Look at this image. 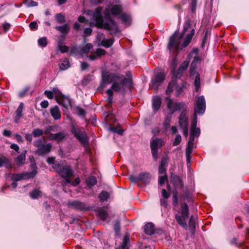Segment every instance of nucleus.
<instances>
[{"instance_id":"f257e3e1","label":"nucleus","mask_w":249,"mask_h":249,"mask_svg":"<svg viewBox=\"0 0 249 249\" xmlns=\"http://www.w3.org/2000/svg\"><path fill=\"white\" fill-rule=\"evenodd\" d=\"M103 8L98 7L95 9V11L87 10L85 12V14L88 16L92 17L94 22H90L89 25L90 26L95 25L99 28H103L109 32L110 34H114L119 31L118 27L116 23L108 17L111 14L113 16L120 15L122 12V7L120 4L113 5L109 9L107 8L105 12V17L107 20L104 21L102 13Z\"/></svg>"},{"instance_id":"f03ea898","label":"nucleus","mask_w":249,"mask_h":249,"mask_svg":"<svg viewBox=\"0 0 249 249\" xmlns=\"http://www.w3.org/2000/svg\"><path fill=\"white\" fill-rule=\"evenodd\" d=\"M195 34V30L191 25L190 20L185 21L183 30L180 35L176 32L170 38L168 48L171 51H178L186 47L190 42Z\"/></svg>"},{"instance_id":"7ed1b4c3","label":"nucleus","mask_w":249,"mask_h":249,"mask_svg":"<svg viewBox=\"0 0 249 249\" xmlns=\"http://www.w3.org/2000/svg\"><path fill=\"white\" fill-rule=\"evenodd\" d=\"M123 78H121V80H116V82L112 84L111 88L107 90V93L108 96L107 101L110 104H111L113 102V91L124 94L126 85L131 84V81L130 79L125 78L124 75Z\"/></svg>"},{"instance_id":"20e7f679","label":"nucleus","mask_w":249,"mask_h":249,"mask_svg":"<svg viewBox=\"0 0 249 249\" xmlns=\"http://www.w3.org/2000/svg\"><path fill=\"white\" fill-rule=\"evenodd\" d=\"M206 109V102L203 96L197 98L194 106V114L191 126H196L197 122V114H203Z\"/></svg>"},{"instance_id":"39448f33","label":"nucleus","mask_w":249,"mask_h":249,"mask_svg":"<svg viewBox=\"0 0 249 249\" xmlns=\"http://www.w3.org/2000/svg\"><path fill=\"white\" fill-rule=\"evenodd\" d=\"M123 78V75L112 73L108 71H104L102 72V81L100 85V88L104 89L107 84L111 83H114L116 80H121Z\"/></svg>"},{"instance_id":"423d86ee","label":"nucleus","mask_w":249,"mask_h":249,"mask_svg":"<svg viewBox=\"0 0 249 249\" xmlns=\"http://www.w3.org/2000/svg\"><path fill=\"white\" fill-rule=\"evenodd\" d=\"M189 217V208L187 204L182 205L180 210V214H177L175 215L176 219L178 223L184 229L187 230L188 226L186 220Z\"/></svg>"},{"instance_id":"0eeeda50","label":"nucleus","mask_w":249,"mask_h":249,"mask_svg":"<svg viewBox=\"0 0 249 249\" xmlns=\"http://www.w3.org/2000/svg\"><path fill=\"white\" fill-rule=\"evenodd\" d=\"M73 172L70 166H63V178L65 179V184H71L72 186H76L80 183L79 178L74 180L72 179Z\"/></svg>"},{"instance_id":"6e6552de","label":"nucleus","mask_w":249,"mask_h":249,"mask_svg":"<svg viewBox=\"0 0 249 249\" xmlns=\"http://www.w3.org/2000/svg\"><path fill=\"white\" fill-rule=\"evenodd\" d=\"M33 171L30 172H24L20 174H15L12 175V179L17 181L22 179H27L34 177L37 174L36 166L35 164L31 165Z\"/></svg>"},{"instance_id":"1a4fd4ad","label":"nucleus","mask_w":249,"mask_h":249,"mask_svg":"<svg viewBox=\"0 0 249 249\" xmlns=\"http://www.w3.org/2000/svg\"><path fill=\"white\" fill-rule=\"evenodd\" d=\"M167 101V107L171 114H173L175 111L180 110H185L187 107L185 103L183 102H175L169 97H166Z\"/></svg>"},{"instance_id":"9d476101","label":"nucleus","mask_w":249,"mask_h":249,"mask_svg":"<svg viewBox=\"0 0 249 249\" xmlns=\"http://www.w3.org/2000/svg\"><path fill=\"white\" fill-rule=\"evenodd\" d=\"M189 60H185L180 65L179 68L178 69L177 71H175V65L177 64V61L175 59H174L172 62V73L173 75V78L174 79H175V78H180L182 75L183 72L187 69V68L188 67L189 65Z\"/></svg>"},{"instance_id":"9b49d317","label":"nucleus","mask_w":249,"mask_h":249,"mask_svg":"<svg viewBox=\"0 0 249 249\" xmlns=\"http://www.w3.org/2000/svg\"><path fill=\"white\" fill-rule=\"evenodd\" d=\"M72 133L77 139L83 144H87L88 142V139L86 132L81 131L78 128L72 125L71 129Z\"/></svg>"},{"instance_id":"f8f14e48","label":"nucleus","mask_w":249,"mask_h":249,"mask_svg":"<svg viewBox=\"0 0 249 249\" xmlns=\"http://www.w3.org/2000/svg\"><path fill=\"white\" fill-rule=\"evenodd\" d=\"M184 88V86L183 84L180 85H178L176 79H173L169 83L167 89L166 90L167 94H170L174 89L176 90V95L178 96Z\"/></svg>"},{"instance_id":"ddd939ff","label":"nucleus","mask_w":249,"mask_h":249,"mask_svg":"<svg viewBox=\"0 0 249 249\" xmlns=\"http://www.w3.org/2000/svg\"><path fill=\"white\" fill-rule=\"evenodd\" d=\"M92 48L93 46L90 43L86 44L82 47H72L71 49V53L77 54L80 55H82L84 54H87L89 53Z\"/></svg>"},{"instance_id":"4468645a","label":"nucleus","mask_w":249,"mask_h":249,"mask_svg":"<svg viewBox=\"0 0 249 249\" xmlns=\"http://www.w3.org/2000/svg\"><path fill=\"white\" fill-rule=\"evenodd\" d=\"M165 77V74L163 72H160L156 73L152 78L151 82L152 87L155 90H157L161 84Z\"/></svg>"},{"instance_id":"2eb2a0df","label":"nucleus","mask_w":249,"mask_h":249,"mask_svg":"<svg viewBox=\"0 0 249 249\" xmlns=\"http://www.w3.org/2000/svg\"><path fill=\"white\" fill-rule=\"evenodd\" d=\"M162 145V140L160 139H152L151 141L150 147L153 157L155 160L158 156V149Z\"/></svg>"},{"instance_id":"dca6fc26","label":"nucleus","mask_w":249,"mask_h":249,"mask_svg":"<svg viewBox=\"0 0 249 249\" xmlns=\"http://www.w3.org/2000/svg\"><path fill=\"white\" fill-rule=\"evenodd\" d=\"M178 124L180 128L188 126V117L187 115L186 109L182 110L178 118Z\"/></svg>"},{"instance_id":"f3484780","label":"nucleus","mask_w":249,"mask_h":249,"mask_svg":"<svg viewBox=\"0 0 249 249\" xmlns=\"http://www.w3.org/2000/svg\"><path fill=\"white\" fill-rule=\"evenodd\" d=\"M68 205L69 207L79 211H86L88 209L87 205L84 203L78 201L69 202Z\"/></svg>"},{"instance_id":"a211bd4d","label":"nucleus","mask_w":249,"mask_h":249,"mask_svg":"<svg viewBox=\"0 0 249 249\" xmlns=\"http://www.w3.org/2000/svg\"><path fill=\"white\" fill-rule=\"evenodd\" d=\"M195 140L189 138L187 143V146L186 149V160L188 162H189L191 160V154L192 153L194 148V142Z\"/></svg>"},{"instance_id":"6ab92c4d","label":"nucleus","mask_w":249,"mask_h":249,"mask_svg":"<svg viewBox=\"0 0 249 249\" xmlns=\"http://www.w3.org/2000/svg\"><path fill=\"white\" fill-rule=\"evenodd\" d=\"M52 145L50 143L47 144H43L40 148H38L36 151V153L38 155H43L47 154L51 151Z\"/></svg>"},{"instance_id":"aec40b11","label":"nucleus","mask_w":249,"mask_h":249,"mask_svg":"<svg viewBox=\"0 0 249 249\" xmlns=\"http://www.w3.org/2000/svg\"><path fill=\"white\" fill-rule=\"evenodd\" d=\"M161 101L159 96H155L153 98L152 108L154 113H156L160 109L161 106Z\"/></svg>"},{"instance_id":"412c9836","label":"nucleus","mask_w":249,"mask_h":249,"mask_svg":"<svg viewBox=\"0 0 249 249\" xmlns=\"http://www.w3.org/2000/svg\"><path fill=\"white\" fill-rule=\"evenodd\" d=\"M200 134V129L196 126H191L189 138L195 140V137H198Z\"/></svg>"},{"instance_id":"4be33fe9","label":"nucleus","mask_w":249,"mask_h":249,"mask_svg":"<svg viewBox=\"0 0 249 249\" xmlns=\"http://www.w3.org/2000/svg\"><path fill=\"white\" fill-rule=\"evenodd\" d=\"M140 181H142L146 184H148L151 180V176L148 172H143L139 174Z\"/></svg>"},{"instance_id":"5701e85b","label":"nucleus","mask_w":249,"mask_h":249,"mask_svg":"<svg viewBox=\"0 0 249 249\" xmlns=\"http://www.w3.org/2000/svg\"><path fill=\"white\" fill-rule=\"evenodd\" d=\"M27 151L24 150L23 152L18 156L15 159V162L18 166H20L24 163Z\"/></svg>"},{"instance_id":"b1692460","label":"nucleus","mask_w":249,"mask_h":249,"mask_svg":"<svg viewBox=\"0 0 249 249\" xmlns=\"http://www.w3.org/2000/svg\"><path fill=\"white\" fill-rule=\"evenodd\" d=\"M199 60H200L199 58L197 56H196L194 58L193 60L192 61V62L191 63L190 69L191 76H193V75H194L195 74V71L196 69V65L198 63V62H199Z\"/></svg>"},{"instance_id":"393cba45","label":"nucleus","mask_w":249,"mask_h":249,"mask_svg":"<svg viewBox=\"0 0 249 249\" xmlns=\"http://www.w3.org/2000/svg\"><path fill=\"white\" fill-rule=\"evenodd\" d=\"M172 179L174 185L176 189L182 188L183 187V183L178 176H173L172 177Z\"/></svg>"},{"instance_id":"a878e982","label":"nucleus","mask_w":249,"mask_h":249,"mask_svg":"<svg viewBox=\"0 0 249 249\" xmlns=\"http://www.w3.org/2000/svg\"><path fill=\"white\" fill-rule=\"evenodd\" d=\"M4 166L8 169L12 167V164L10 161L6 157L3 156L0 157V167Z\"/></svg>"},{"instance_id":"bb28decb","label":"nucleus","mask_w":249,"mask_h":249,"mask_svg":"<svg viewBox=\"0 0 249 249\" xmlns=\"http://www.w3.org/2000/svg\"><path fill=\"white\" fill-rule=\"evenodd\" d=\"M23 103H21L16 111V116L15 117L14 120L17 123H18V120L22 115V112L23 111Z\"/></svg>"},{"instance_id":"cd10ccee","label":"nucleus","mask_w":249,"mask_h":249,"mask_svg":"<svg viewBox=\"0 0 249 249\" xmlns=\"http://www.w3.org/2000/svg\"><path fill=\"white\" fill-rule=\"evenodd\" d=\"M51 114L55 120L59 119L61 117L60 112L58 107L56 106L51 109Z\"/></svg>"},{"instance_id":"c85d7f7f","label":"nucleus","mask_w":249,"mask_h":249,"mask_svg":"<svg viewBox=\"0 0 249 249\" xmlns=\"http://www.w3.org/2000/svg\"><path fill=\"white\" fill-rule=\"evenodd\" d=\"M53 95L55 97L56 102L58 104H61L62 100V94L61 92L57 88H53Z\"/></svg>"},{"instance_id":"c756f323","label":"nucleus","mask_w":249,"mask_h":249,"mask_svg":"<svg viewBox=\"0 0 249 249\" xmlns=\"http://www.w3.org/2000/svg\"><path fill=\"white\" fill-rule=\"evenodd\" d=\"M145 233L149 235L153 234L154 232V226L151 223H148L144 226Z\"/></svg>"},{"instance_id":"7c9ffc66","label":"nucleus","mask_w":249,"mask_h":249,"mask_svg":"<svg viewBox=\"0 0 249 249\" xmlns=\"http://www.w3.org/2000/svg\"><path fill=\"white\" fill-rule=\"evenodd\" d=\"M120 15V18L126 26H129L131 22L130 15L125 14H121Z\"/></svg>"},{"instance_id":"2f4dec72","label":"nucleus","mask_w":249,"mask_h":249,"mask_svg":"<svg viewBox=\"0 0 249 249\" xmlns=\"http://www.w3.org/2000/svg\"><path fill=\"white\" fill-rule=\"evenodd\" d=\"M98 216L102 221H107L108 214L104 208H100L98 210Z\"/></svg>"},{"instance_id":"473e14b6","label":"nucleus","mask_w":249,"mask_h":249,"mask_svg":"<svg viewBox=\"0 0 249 249\" xmlns=\"http://www.w3.org/2000/svg\"><path fill=\"white\" fill-rule=\"evenodd\" d=\"M129 242V237L125 234L123 238V244L116 249H128V244Z\"/></svg>"},{"instance_id":"72a5a7b5","label":"nucleus","mask_w":249,"mask_h":249,"mask_svg":"<svg viewBox=\"0 0 249 249\" xmlns=\"http://www.w3.org/2000/svg\"><path fill=\"white\" fill-rule=\"evenodd\" d=\"M189 227L192 234H194L196 229V219L193 215L190 218Z\"/></svg>"},{"instance_id":"f704fd0d","label":"nucleus","mask_w":249,"mask_h":249,"mask_svg":"<svg viewBox=\"0 0 249 249\" xmlns=\"http://www.w3.org/2000/svg\"><path fill=\"white\" fill-rule=\"evenodd\" d=\"M49 139L60 142L62 140V133L59 132L57 134H51L49 136Z\"/></svg>"},{"instance_id":"c9c22d12","label":"nucleus","mask_w":249,"mask_h":249,"mask_svg":"<svg viewBox=\"0 0 249 249\" xmlns=\"http://www.w3.org/2000/svg\"><path fill=\"white\" fill-rule=\"evenodd\" d=\"M53 168L61 177H62V166L61 163L55 162Z\"/></svg>"},{"instance_id":"e433bc0d","label":"nucleus","mask_w":249,"mask_h":249,"mask_svg":"<svg viewBox=\"0 0 249 249\" xmlns=\"http://www.w3.org/2000/svg\"><path fill=\"white\" fill-rule=\"evenodd\" d=\"M71 106V100L69 97L63 95V107L68 108Z\"/></svg>"},{"instance_id":"4c0bfd02","label":"nucleus","mask_w":249,"mask_h":249,"mask_svg":"<svg viewBox=\"0 0 249 249\" xmlns=\"http://www.w3.org/2000/svg\"><path fill=\"white\" fill-rule=\"evenodd\" d=\"M86 183L89 186H93L95 185L97 183L96 178L95 177H90L87 178Z\"/></svg>"},{"instance_id":"58836bf2","label":"nucleus","mask_w":249,"mask_h":249,"mask_svg":"<svg viewBox=\"0 0 249 249\" xmlns=\"http://www.w3.org/2000/svg\"><path fill=\"white\" fill-rule=\"evenodd\" d=\"M200 85V75L198 73H197L195 76V81H194V86L195 87V89L196 91H198Z\"/></svg>"},{"instance_id":"ea45409f","label":"nucleus","mask_w":249,"mask_h":249,"mask_svg":"<svg viewBox=\"0 0 249 249\" xmlns=\"http://www.w3.org/2000/svg\"><path fill=\"white\" fill-rule=\"evenodd\" d=\"M113 43V40L111 39H104L101 41V45L106 47L109 48Z\"/></svg>"},{"instance_id":"a19ab883","label":"nucleus","mask_w":249,"mask_h":249,"mask_svg":"<svg viewBox=\"0 0 249 249\" xmlns=\"http://www.w3.org/2000/svg\"><path fill=\"white\" fill-rule=\"evenodd\" d=\"M109 196L108 193L106 191H103L100 193L99 198L101 201H105L107 200Z\"/></svg>"},{"instance_id":"79ce46f5","label":"nucleus","mask_w":249,"mask_h":249,"mask_svg":"<svg viewBox=\"0 0 249 249\" xmlns=\"http://www.w3.org/2000/svg\"><path fill=\"white\" fill-rule=\"evenodd\" d=\"M41 194V192L38 189H35L30 193V196L32 198L36 199L40 196Z\"/></svg>"},{"instance_id":"37998d69","label":"nucleus","mask_w":249,"mask_h":249,"mask_svg":"<svg viewBox=\"0 0 249 249\" xmlns=\"http://www.w3.org/2000/svg\"><path fill=\"white\" fill-rule=\"evenodd\" d=\"M38 44L42 47H45L47 45V40L46 37H43L39 38L38 40Z\"/></svg>"},{"instance_id":"c03bdc74","label":"nucleus","mask_w":249,"mask_h":249,"mask_svg":"<svg viewBox=\"0 0 249 249\" xmlns=\"http://www.w3.org/2000/svg\"><path fill=\"white\" fill-rule=\"evenodd\" d=\"M44 134V132L42 130L36 128L33 130V135L34 137H37L41 136Z\"/></svg>"},{"instance_id":"a18cd8bd","label":"nucleus","mask_w":249,"mask_h":249,"mask_svg":"<svg viewBox=\"0 0 249 249\" xmlns=\"http://www.w3.org/2000/svg\"><path fill=\"white\" fill-rule=\"evenodd\" d=\"M24 3L26 5L27 7H33L37 6V2L33 1V0H25Z\"/></svg>"},{"instance_id":"49530a36","label":"nucleus","mask_w":249,"mask_h":249,"mask_svg":"<svg viewBox=\"0 0 249 249\" xmlns=\"http://www.w3.org/2000/svg\"><path fill=\"white\" fill-rule=\"evenodd\" d=\"M167 180V176L166 174L163 176H160L159 178V184L160 185L164 184Z\"/></svg>"},{"instance_id":"de8ad7c7","label":"nucleus","mask_w":249,"mask_h":249,"mask_svg":"<svg viewBox=\"0 0 249 249\" xmlns=\"http://www.w3.org/2000/svg\"><path fill=\"white\" fill-rule=\"evenodd\" d=\"M129 180L133 183H136L140 181L139 175L138 176H135L133 175H130L128 177Z\"/></svg>"},{"instance_id":"09e8293b","label":"nucleus","mask_w":249,"mask_h":249,"mask_svg":"<svg viewBox=\"0 0 249 249\" xmlns=\"http://www.w3.org/2000/svg\"><path fill=\"white\" fill-rule=\"evenodd\" d=\"M55 21L57 23H62V14L61 13L57 14L55 16Z\"/></svg>"},{"instance_id":"8fccbe9b","label":"nucleus","mask_w":249,"mask_h":249,"mask_svg":"<svg viewBox=\"0 0 249 249\" xmlns=\"http://www.w3.org/2000/svg\"><path fill=\"white\" fill-rule=\"evenodd\" d=\"M62 36H60L58 38L57 41V48L58 50L62 53Z\"/></svg>"},{"instance_id":"3c124183","label":"nucleus","mask_w":249,"mask_h":249,"mask_svg":"<svg viewBox=\"0 0 249 249\" xmlns=\"http://www.w3.org/2000/svg\"><path fill=\"white\" fill-rule=\"evenodd\" d=\"M181 141V137L180 135L178 134L176 135V138L175 139L173 145L174 146L178 145Z\"/></svg>"},{"instance_id":"603ef678","label":"nucleus","mask_w":249,"mask_h":249,"mask_svg":"<svg viewBox=\"0 0 249 249\" xmlns=\"http://www.w3.org/2000/svg\"><path fill=\"white\" fill-rule=\"evenodd\" d=\"M44 144L41 139L35 141L34 143V145L38 148H40Z\"/></svg>"},{"instance_id":"864d4df0","label":"nucleus","mask_w":249,"mask_h":249,"mask_svg":"<svg viewBox=\"0 0 249 249\" xmlns=\"http://www.w3.org/2000/svg\"><path fill=\"white\" fill-rule=\"evenodd\" d=\"M29 27L31 30H36L38 28V25L36 21H33L29 24Z\"/></svg>"},{"instance_id":"5fc2aeb1","label":"nucleus","mask_w":249,"mask_h":249,"mask_svg":"<svg viewBox=\"0 0 249 249\" xmlns=\"http://www.w3.org/2000/svg\"><path fill=\"white\" fill-rule=\"evenodd\" d=\"M197 0H191V11L194 13L196 11Z\"/></svg>"},{"instance_id":"6e6d98bb","label":"nucleus","mask_w":249,"mask_h":249,"mask_svg":"<svg viewBox=\"0 0 249 249\" xmlns=\"http://www.w3.org/2000/svg\"><path fill=\"white\" fill-rule=\"evenodd\" d=\"M161 196L163 198L168 199L170 194L168 193L165 189H163L161 191Z\"/></svg>"},{"instance_id":"4d7b16f0","label":"nucleus","mask_w":249,"mask_h":249,"mask_svg":"<svg viewBox=\"0 0 249 249\" xmlns=\"http://www.w3.org/2000/svg\"><path fill=\"white\" fill-rule=\"evenodd\" d=\"M63 71L68 69L70 67V63L68 60L66 58L63 60Z\"/></svg>"},{"instance_id":"13d9d810","label":"nucleus","mask_w":249,"mask_h":249,"mask_svg":"<svg viewBox=\"0 0 249 249\" xmlns=\"http://www.w3.org/2000/svg\"><path fill=\"white\" fill-rule=\"evenodd\" d=\"M95 53L97 56H100L101 55H104L106 53V51L102 49H97Z\"/></svg>"},{"instance_id":"bf43d9fd","label":"nucleus","mask_w":249,"mask_h":249,"mask_svg":"<svg viewBox=\"0 0 249 249\" xmlns=\"http://www.w3.org/2000/svg\"><path fill=\"white\" fill-rule=\"evenodd\" d=\"M44 94L49 99H53L54 97L53 93L51 91L45 90Z\"/></svg>"},{"instance_id":"052dcab7","label":"nucleus","mask_w":249,"mask_h":249,"mask_svg":"<svg viewBox=\"0 0 249 249\" xmlns=\"http://www.w3.org/2000/svg\"><path fill=\"white\" fill-rule=\"evenodd\" d=\"M182 129V133L184 136L186 138L188 137V126L180 128Z\"/></svg>"},{"instance_id":"680f3d73","label":"nucleus","mask_w":249,"mask_h":249,"mask_svg":"<svg viewBox=\"0 0 249 249\" xmlns=\"http://www.w3.org/2000/svg\"><path fill=\"white\" fill-rule=\"evenodd\" d=\"M10 26V24L7 22L4 23L2 25V27L5 32H6L9 29Z\"/></svg>"},{"instance_id":"e2e57ef3","label":"nucleus","mask_w":249,"mask_h":249,"mask_svg":"<svg viewBox=\"0 0 249 249\" xmlns=\"http://www.w3.org/2000/svg\"><path fill=\"white\" fill-rule=\"evenodd\" d=\"M92 33V29L90 28H86L84 30V34L85 36L90 35Z\"/></svg>"},{"instance_id":"0e129e2a","label":"nucleus","mask_w":249,"mask_h":249,"mask_svg":"<svg viewBox=\"0 0 249 249\" xmlns=\"http://www.w3.org/2000/svg\"><path fill=\"white\" fill-rule=\"evenodd\" d=\"M70 27L68 25H63V36L69 31Z\"/></svg>"},{"instance_id":"69168bd1","label":"nucleus","mask_w":249,"mask_h":249,"mask_svg":"<svg viewBox=\"0 0 249 249\" xmlns=\"http://www.w3.org/2000/svg\"><path fill=\"white\" fill-rule=\"evenodd\" d=\"M166 169L163 165H160L159 169V173L160 174H166Z\"/></svg>"},{"instance_id":"338daca9","label":"nucleus","mask_w":249,"mask_h":249,"mask_svg":"<svg viewBox=\"0 0 249 249\" xmlns=\"http://www.w3.org/2000/svg\"><path fill=\"white\" fill-rule=\"evenodd\" d=\"M119 227H120V222L118 220H116L115 221V223L114 226V230L116 232L119 231Z\"/></svg>"},{"instance_id":"774afa93","label":"nucleus","mask_w":249,"mask_h":249,"mask_svg":"<svg viewBox=\"0 0 249 249\" xmlns=\"http://www.w3.org/2000/svg\"><path fill=\"white\" fill-rule=\"evenodd\" d=\"M89 67V65L87 63L85 62H83L81 63V68L82 70H83V71L87 69H88Z\"/></svg>"}]
</instances>
